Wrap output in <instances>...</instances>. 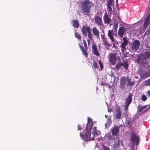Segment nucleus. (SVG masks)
<instances>
[{"mask_svg": "<svg viewBox=\"0 0 150 150\" xmlns=\"http://www.w3.org/2000/svg\"><path fill=\"white\" fill-rule=\"evenodd\" d=\"M126 80L125 77H122L121 78L120 81V83L121 85H124L125 83Z\"/></svg>", "mask_w": 150, "mask_h": 150, "instance_id": "bb28decb", "label": "nucleus"}, {"mask_svg": "<svg viewBox=\"0 0 150 150\" xmlns=\"http://www.w3.org/2000/svg\"><path fill=\"white\" fill-rule=\"evenodd\" d=\"M150 57V52H145L143 55V57L145 60L147 59H149Z\"/></svg>", "mask_w": 150, "mask_h": 150, "instance_id": "412c9836", "label": "nucleus"}, {"mask_svg": "<svg viewBox=\"0 0 150 150\" xmlns=\"http://www.w3.org/2000/svg\"><path fill=\"white\" fill-rule=\"evenodd\" d=\"M132 101V96L131 95L128 96V98L125 102V104L124 105L125 109V111H127L128 108Z\"/></svg>", "mask_w": 150, "mask_h": 150, "instance_id": "1a4fd4ad", "label": "nucleus"}, {"mask_svg": "<svg viewBox=\"0 0 150 150\" xmlns=\"http://www.w3.org/2000/svg\"><path fill=\"white\" fill-rule=\"evenodd\" d=\"M127 29L126 28L123 27L119 28L118 32V34L120 38H122L124 34L125 33Z\"/></svg>", "mask_w": 150, "mask_h": 150, "instance_id": "9d476101", "label": "nucleus"}, {"mask_svg": "<svg viewBox=\"0 0 150 150\" xmlns=\"http://www.w3.org/2000/svg\"><path fill=\"white\" fill-rule=\"evenodd\" d=\"M91 30L90 28L88 26L84 25L82 27L81 31L83 35L86 36L87 35V33H88V38L92 40L93 39V36L91 34Z\"/></svg>", "mask_w": 150, "mask_h": 150, "instance_id": "7ed1b4c3", "label": "nucleus"}, {"mask_svg": "<svg viewBox=\"0 0 150 150\" xmlns=\"http://www.w3.org/2000/svg\"><path fill=\"white\" fill-rule=\"evenodd\" d=\"M146 99L147 97L145 95H143L142 96V100L143 101H144L145 100H146Z\"/></svg>", "mask_w": 150, "mask_h": 150, "instance_id": "e433bc0d", "label": "nucleus"}, {"mask_svg": "<svg viewBox=\"0 0 150 150\" xmlns=\"http://www.w3.org/2000/svg\"><path fill=\"white\" fill-rule=\"evenodd\" d=\"M122 142L118 139H116L115 140V142L114 144V147L115 148H118L120 145V144H122Z\"/></svg>", "mask_w": 150, "mask_h": 150, "instance_id": "ddd939ff", "label": "nucleus"}, {"mask_svg": "<svg viewBox=\"0 0 150 150\" xmlns=\"http://www.w3.org/2000/svg\"><path fill=\"white\" fill-rule=\"evenodd\" d=\"M113 35L114 33L112 30H110L108 31V36L110 38L111 40L113 42L115 41V40L113 37Z\"/></svg>", "mask_w": 150, "mask_h": 150, "instance_id": "a211bd4d", "label": "nucleus"}, {"mask_svg": "<svg viewBox=\"0 0 150 150\" xmlns=\"http://www.w3.org/2000/svg\"><path fill=\"white\" fill-rule=\"evenodd\" d=\"M150 21V15H149L147 17L144 25V28H146L149 23Z\"/></svg>", "mask_w": 150, "mask_h": 150, "instance_id": "6ab92c4d", "label": "nucleus"}, {"mask_svg": "<svg viewBox=\"0 0 150 150\" xmlns=\"http://www.w3.org/2000/svg\"><path fill=\"white\" fill-rule=\"evenodd\" d=\"M80 135L81 137H82V135H81V134L80 133Z\"/></svg>", "mask_w": 150, "mask_h": 150, "instance_id": "49530a36", "label": "nucleus"}, {"mask_svg": "<svg viewBox=\"0 0 150 150\" xmlns=\"http://www.w3.org/2000/svg\"><path fill=\"white\" fill-rule=\"evenodd\" d=\"M96 127H94L93 128V130L92 131L93 134V136H97L99 135L100 134V132L99 131H98L96 129Z\"/></svg>", "mask_w": 150, "mask_h": 150, "instance_id": "f3484780", "label": "nucleus"}, {"mask_svg": "<svg viewBox=\"0 0 150 150\" xmlns=\"http://www.w3.org/2000/svg\"><path fill=\"white\" fill-rule=\"evenodd\" d=\"M112 44H113V47H115V45L114 44V43H112Z\"/></svg>", "mask_w": 150, "mask_h": 150, "instance_id": "a18cd8bd", "label": "nucleus"}, {"mask_svg": "<svg viewBox=\"0 0 150 150\" xmlns=\"http://www.w3.org/2000/svg\"><path fill=\"white\" fill-rule=\"evenodd\" d=\"M93 125L92 122V120L91 118H88V123L86 128V134L84 137L83 138V139L85 141H88L91 139L93 140L94 138L90 137L91 135V127Z\"/></svg>", "mask_w": 150, "mask_h": 150, "instance_id": "f257e3e1", "label": "nucleus"}, {"mask_svg": "<svg viewBox=\"0 0 150 150\" xmlns=\"http://www.w3.org/2000/svg\"><path fill=\"white\" fill-rule=\"evenodd\" d=\"M93 53L95 54L97 56H99L100 55V53L98 51L97 49L94 50V51H93Z\"/></svg>", "mask_w": 150, "mask_h": 150, "instance_id": "72a5a7b5", "label": "nucleus"}, {"mask_svg": "<svg viewBox=\"0 0 150 150\" xmlns=\"http://www.w3.org/2000/svg\"><path fill=\"white\" fill-rule=\"evenodd\" d=\"M139 137L135 134H133L131 136V142L132 144L137 145L139 143Z\"/></svg>", "mask_w": 150, "mask_h": 150, "instance_id": "39448f33", "label": "nucleus"}, {"mask_svg": "<svg viewBox=\"0 0 150 150\" xmlns=\"http://www.w3.org/2000/svg\"><path fill=\"white\" fill-rule=\"evenodd\" d=\"M101 36L102 41L103 42L104 44L107 47H110L111 45V44H109L108 42L106 40L105 38V36L104 34H103V35L101 34Z\"/></svg>", "mask_w": 150, "mask_h": 150, "instance_id": "f8f14e48", "label": "nucleus"}, {"mask_svg": "<svg viewBox=\"0 0 150 150\" xmlns=\"http://www.w3.org/2000/svg\"><path fill=\"white\" fill-rule=\"evenodd\" d=\"M103 19L105 23H108L110 22V18L108 16L106 13H105L104 16H103Z\"/></svg>", "mask_w": 150, "mask_h": 150, "instance_id": "dca6fc26", "label": "nucleus"}, {"mask_svg": "<svg viewBox=\"0 0 150 150\" xmlns=\"http://www.w3.org/2000/svg\"><path fill=\"white\" fill-rule=\"evenodd\" d=\"M123 42H121L120 47L121 48V50L122 53L124 52L126 50V46L128 44V40L125 37L123 38Z\"/></svg>", "mask_w": 150, "mask_h": 150, "instance_id": "0eeeda50", "label": "nucleus"}, {"mask_svg": "<svg viewBox=\"0 0 150 150\" xmlns=\"http://www.w3.org/2000/svg\"><path fill=\"white\" fill-rule=\"evenodd\" d=\"M140 45L139 41L138 40H135L131 43V47L132 50L136 51L138 49Z\"/></svg>", "mask_w": 150, "mask_h": 150, "instance_id": "423d86ee", "label": "nucleus"}, {"mask_svg": "<svg viewBox=\"0 0 150 150\" xmlns=\"http://www.w3.org/2000/svg\"><path fill=\"white\" fill-rule=\"evenodd\" d=\"M82 129V128L81 127L80 125H78V130H81Z\"/></svg>", "mask_w": 150, "mask_h": 150, "instance_id": "ea45409f", "label": "nucleus"}, {"mask_svg": "<svg viewBox=\"0 0 150 150\" xmlns=\"http://www.w3.org/2000/svg\"><path fill=\"white\" fill-rule=\"evenodd\" d=\"M112 121L111 118H109L107 120L106 124H105V126L106 127H107V126L108 127L110 125Z\"/></svg>", "mask_w": 150, "mask_h": 150, "instance_id": "a878e982", "label": "nucleus"}, {"mask_svg": "<svg viewBox=\"0 0 150 150\" xmlns=\"http://www.w3.org/2000/svg\"><path fill=\"white\" fill-rule=\"evenodd\" d=\"M127 81L128 82V85H129L130 86H132L133 85H134V82H132L131 81L130 79H127Z\"/></svg>", "mask_w": 150, "mask_h": 150, "instance_id": "c756f323", "label": "nucleus"}, {"mask_svg": "<svg viewBox=\"0 0 150 150\" xmlns=\"http://www.w3.org/2000/svg\"><path fill=\"white\" fill-rule=\"evenodd\" d=\"M83 42L84 45V46L85 47V49H86V51L87 50V45L86 42L85 40H83Z\"/></svg>", "mask_w": 150, "mask_h": 150, "instance_id": "c9c22d12", "label": "nucleus"}, {"mask_svg": "<svg viewBox=\"0 0 150 150\" xmlns=\"http://www.w3.org/2000/svg\"><path fill=\"white\" fill-rule=\"evenodd\" d=\"M146 107V106H139L138 107V111L140 112H141L144 110L145 109Z\"/></svg>", "mask_w": 150, "mask_h": 150, "instance_id": "393cba45", "label": "nucleus"}, {"mask_svg": "<svg viewBox=\"0 0 150 150\" xmlns=\"http://www.w3.org/2000/svg\"><path fill=\"white\" fill-rule=\"evenodd\" d=\"M99 63L100 66L101 68L102 69L103 68V66L100 60L99 61Z\"/></svg>", "mask_w": 150, "mask_h": 150, "instance_id": "58836bf2", "label": "nucleus"}, {"mask_svg": "<svg viewBox=\"0 0 150 150\" xmlns=\"http://www.w3.org/2000/svg\"><path fill=\"white\" fill-rule=\"evenodd\" d=\"M79 46L83 52V54L86 57H87L88 54L86 52V49H84L80 44L79 45Z\"/></svg>", "mask_w": 150, "mask_h": 150, "instance_id": "4be33fe9", "label": "nucleus"}, {"mask_svg": "<svg viewBox=\"0 0 150 150\" xmlns=\"http://www.w3.org/2000/svg\"><path fill=\"white\" fill-rule=\"evenodd\" d=\"M87 41L88 42V44H89L90 43V41L89 40H88Z\"/></svg>", "mask_w": 150, "mask_h": 150, "instance_id": "c03bdc74", "label": "nucleus"}, {"mask_svg": "<svg viewBox=\"0 0 150 150\" xmlns=\"http://www.w3.org/2000/svg\"><path fill=\"white\" fill-rule=\"evenodd\" d=\"M100 146L101 147L100 150H110L108 148L103 145H101ZM100 148H101V147H100Z\"/></svg>", "mask_w": 150, "mask_h": 150, "instance_id": "7c9ffc66", "label": "nucleus"}, {"mask_svg": "<svg viewBox=\"0 0 150 150\" xmlns=\"http://www.w3.org/2000/svg\"><path fill=\"white\" fill-rule=\"evenodd\" d=\"M114 28L117 30V25L114 24Z\"/></svg>", "mask_w": 150, "mask_h": 150, "instance_id": "a19ab883", "label": "nucleus"}, {"mask_svg": "<svg viewBox=\"0 0 150 150\" xmlns=\"http://www.w3.org/2000/svg\"><path fill=\"white\" fill-rule=\"evenodd\" d=\"M107 6L108 8V11L110 12H111L112 11V8L114 7V4L112 0H108Z\"/></svg>", "mask_w": 150, "mask_h": 150, "instance_id": "6e6552de", "label": "nucleus"}, {"mask_svg": "<svg viewBox=\"0 0 150 150\" xmlns=\"http://www.w3.org/2000/svg\"><path fill=\"white\" fill-rule=\"evenodd\" d=\"M81 4L82 11L85 14L89 12L90 9L93 5L92 3L88 0L82 2Z\"/></svg>", "mask_w": 150, "mask_h": 150, "instance_id": "f03ea898", "label": "nucleus"}, {"mask_svg": "<svg viewBox=\"0 0 150 150\" xmlns=\"http://www.w3.org/2000/svg\"><path fill=\"white\" fill-rule=\"evenodd\" d=\"M95 21L98 25H101L102 24L101 18L98 16H96L95 17Z\"/></svg>", "mask_w": 150, "mask_h": 150, "instance_id": "2eb2a0df", "label": "nucleus"}, {"mask_svg": "<svg viewBox=\"0 0 150 150\" xmlns=\"http://www.w3.org/2000/svg\"><path fill=\"white\" fill-rule=\"evenodd\" d=\"M117 60V54L113 53L109 54V61L112 65H114L115 64Z\"/></svg>", "mask_w": 150, "mask_h": 150, "instance_id": "20e7f679", "label": "nucleus"}, {"mask_svg": "<svg viewBox=\"0 0 150 150\" xmlns=\"http://www.w3.org/2000/svg\"><path fill=\"white\" fill-rule=\"evenodd\" d=\"M73 25L74 27L78 28L79 26V24L78 21L75 20L72 21Z\"/></svg>", "mask_w": 150, "mask_h": 150, "instance_id": "5701e85b", "label": "nucleus"}, {"mask_svg": "<svg viewBox=\"0 0 150 150\" xmlns=\"http://www.w3.org/2000/svg\"><path fill=\"white\" fill-rule=\"evenodd\" d=\"M105 117H107V116H106V115H105Z\"/></svg>", "mask_w": 150, "mask_h": 150, "instance_id": "de8ad7c7", "label": "nucleus"}, {"mask_svg": "<svg viewBox=\"0 0 150 150\" xmlns=\"http://www.w3.org/2000/svg\"><path fill=\"white\" fill-rule=\"evenodd\" d=\"M120 108H118L116 109V111L115 113V117L116 119H120L122 115V113L120 111Z\"/></svg>", "mask_w": 150, "mask_h": 150, "instance_id": "9b49d317", "label": "nucleus"}, {"mask_svg": "<svg viewBox=\"0 0 150 150\" xmlns=\"http://www.w3.org/2000/svg\"><path fill=\"white\" fill-rule=\"evenodd\" d=\"M144 83L146 86H150V79L144 81Z\"/></svg>", "mask_w": 150, "mask_h": 150, "instance_id": "cd10ccee", "label": "nucleus"}, {"mask_svg": "<svg viewBox=\"0 0 150 150\" xmlns=\"http://www.w3.org/2000/svg\"><path fill=\"white\" fill-rule=\"evenodd\" d=\"M92 47L93 51L97 49L96 45L95 44H93Z\"/></svg>", "mask_w": 150, "mask_h": 150, "instance_id": "f704fd0d", "label": "nucleus"}, {"mask_svg": "<svg viewBox=\"0 0 150 150\" xmlns=\"http://www.w3.org/2000/svg\"><path fill=\"white\" fill-rule=\"evenodd\" d=\"M93 65L95 68L96 69L98 68L97 63L94 61L93 62Z\"/></svg>", "mask_w": 150, "mask_h": 150, "instance_id": "4c0bfd02", "label": "nucleus"}, {"mask_svg": "<svg viewBox=\"0 0 150 150\" xmlns=\"http://www.w3.org/2000/svg\"><path fill=\"white\" fill-rule=\"evenodd\" d=\"M126 69H127L128 67V64L127 62L125 61H123V63H122V65Z\"/></svg>", "mask_w": 150, "mask_h": 150, "instance_id": "2f4dec72", "label": "nucleus"}, {"mask_svg": "<svg viewBox=\"0 0 150 150\" xmlns=\"http://www.w3.org/2000/svg\"><path fill=\"white\" fill-rule=\"evenodd\" d=\"M75 36L77 38L80 40H81V37L79 34L76 32L75 33Z\"/></svg>", "mask_w": 150, "mask_h": 150, "instance_id": "c85d7f7f", "label": "nucleus"}, {"mask_svg": "<svg viewBox=\"0 0 150 150\" xmlns=\"http://www.w3.org/2000/svg\"><path fill=\"white\" fill-rule=\"evenodd\" d=\"M122 65V63H118L116 66V69L118 70L121 67V66Z\"/></svg>", "mask_w": 150, "mask_h": 150, "instance_id": "473e14b6", "label": "nucleus"}, {"mask_svg": "<svg viewBox=\"0 0 150 150\" xmlns=\"http://www.w3.org/2000/svg\"><path fill=\"white\" fill-rule=\"evenodd\" d=\"M108 110L109 112H110L112 111V109H108Z\"/></svg>", "mask_w": 150, "mask_h": 150, "instance_id": "37998d69", "label": "nucleus"}, {"mask_svg": "<svg viewBox=\"0 0 150 150\" xmlns=\"http://www.w3.org/2000/svg\"><path fill=\"white\" fill-rule=\"evenodd\" d=\"M147 93L149 96H150V90L148 91L147 92Z\"/></svg>", "mask_w": 150, "mask_h": 150, "instance_id": "79ce46f5", "label": "nucleus"}, {"mask_svg": "<svg viewBox=\"0 0 150 150\" xmlns=\"http://www.w3.org/2000/svg\"><path fill=\"white\" fill-rule=\"evenodd\" d=\"M141 77L142 78H145L150 76L147 72H145L140 75Z\"/></svg>", "mask_w": 150, "mask_h": 150, "instance_id": "b1692460", "label": "nucleus"}, {"mask_svg": "<svg viewBox=\"0 0 150 150\" xmlns=\"http://www.w3.org/2000/svg\"><path fill=\"white\" fill-rule=\"evenodd\" d=\"M92 30L93 34L97 38H98L99 36V31L96 27H93Z\"/></svg>", "mask_w": 150, "mask_h": 150, "instance_id": "4468645a", "label": "nucleus"}, {"mask_svg": "<svg viewBox=\"0 0 150 150\" xmlns=\"http://www.w3.org/2000/svg\"><path fill=\"white\" fill-rule=\"evenodd\" d=\"M120 127H114L112 129V133L113 135H116L119 132Z\"/></svg>", "mask_w": 150, "mask_h": 150, "instance_id": "aec40b11", "label": "nucleus"}]
</instances>
